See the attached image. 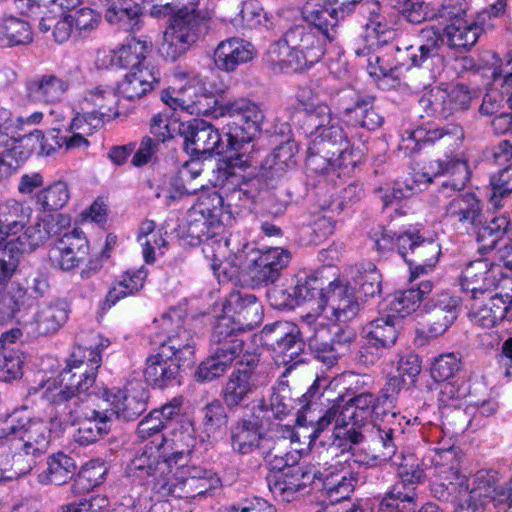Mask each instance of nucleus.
Here are the masks:
<instances>
[{
  "label": "nucleus",
  "mask_w": 512,
  "mask_h": 512,
  "mask_svg": "<svg viewBox=\"0 0 512 512\" xmlns=\"http://www.w3.org/2000/svg\"><path fill=\"white\" fill-rule=\"evenodd\" d=\"M173 85L161 93V100L173 110L190 115L230 117L228 123L227 150L233 155H249L251 142L260 133L264 113L257 104L241 98L218 105L216 96L207 91L202 79L195 73L177 68L173 73Z\"/></svg>",
  "instance_id": "obj_1"
},
{
  "label": "nucleus",
  "mask_w": 512,
  "mask_h": 512,
  "mask_svg": "<svg viewBox=\"0 0 512 512\" xmlns=\"http://www.w3.org/2000/svg\"><path fill=\"white\" fill-rule=\"evenodd\" d=\"M316 392L317 387L312 384L300 399L302 406L298 412L297 424L311 426L314 438H318L324 430L334 424L332 447L342 451H349L353 445L362 442L363 434L360 428L372 419L379 398L371 391L357 393L347 401L343 397H338L322 416L316 418L313 415L317 408L314 401Z\"/></svg>",
  "instance_id": "obj_2"
},
{
  "label": "nucleus",
  "mask_w": 512,
  "mask_h": 512,
  "mask_svg": "<svg viewBox=\"0 0 512 512\" xmlns=\"http://www.w3.org/2000/svg\"><path fill=\"white\" fill-rule=\"evenodd\" d=\"M51 430L26 408L0 416V466L16 474L29 472L35 459L46 453Z\"/></svg>",
  "instance_id": "obj_3"
},
{
  "label": "nucleus",
  "mask_w": 512,
  "mask_h": 512,
  "mask_svg": "<svg viewBox=\"0 0 512 512\" xmlns=\"http://www.w3.org/2000/svg\"><path fill=\"white\" fill-rule=\"evenodd\" d=\"M235 210H227L222 191L203 194L190 212L188 232L191 237L202 243L205 258L210 261V268L219 277V270L226 251L230 248V239L224 236L225 227L232 224Z\"/></svg>",
  "instance_id": "obj_4"
},
{
  "label": "nucleus",
  "mask_w": 512,
  "mask_h": 512,
  "mask_svg": "<svg viewBox=\"0 0 512 512\" xmlns=\"http://www.w3.org/2000/svg\"><path fill=\"white\" fill-rule=\"evenodd\" d=\"M101 364L100 353L93 348L78 346L72 351L67 366L42 386V397L52 404L72 401L75 406L91 397L89 389L95 382Z\"/></svg>",
  "instance_id": "obj_5"
},
{
  "label": "nucleus",
  "mask_w": 512,
  "mask_h": 512,
  "mask_svg": "<svg viewBox=\"0 0 512 512\" xmlns=\"http://www.w3.org/2000/svg\"><path fill=\"white\" fill-rule=\"evenodd\" d=\"M325 42L311 26H294L270 45L266 61L274 72L302 71L328 53Z\"/></svg>",
  "instance_id": "obj_6"
},
{
  "label": "nucleus",
  "mask_w": 512,
  "mask_h": 512,
  "mask_svg": "<svg viewBox=\"0 0 512 512\" xmlns=\"http://www.w3.org/2000/svg\"><path fill=\"white\" fill-rule=\"evenodd\" d=\"M250 156L245 153L230 155L221 161L215 171L213 185L222 191L227 210L245 208L256 198L259 181L247 179L244 168L250 166Z\"/></svg>",
  "instance_id": "obj_7"
},
{
  "label": "nucleus",
  "mask_w": 512,
  "mask_h": 512,
  "mask_svg": "<svg viewBox=\"0 0 512 512\" xmlns=\"http://www.w3.org/2000/svg\"><path fill=\"white\" fill-rule=\"evenodd\" d=\"M451 503L453 512H485L490 503L499 511L512 512V478L499 486L495 471L479 470L473 476L469 492Z\"/></svg>",
  "instance_id": "obj_8"
},
{
  "label": "nucleus",
  "mask_w": 512,
  "mask_h": 512,
  "mask_svg": "<svg viewBox=\"0 0 512 512\" xmlns=\"http://www.w3.org/2000/svg\"><path fill=\"white\" fill-rule=\"evenodd\" d=\"M430 490L436 499L451 502L465 496L472 488L469 478L460 472L455 448L438 449L432 458Z\"/></svg>",
  "instance_id": "obj_9"
},
{
  "label": "nucleus",
  "mask_w": 512,
  "mask_h": 512,
  "mask_svg": "<svg viewBox=\"0 0 512 512\" xmlns=\"http://www.w3.org/2000/svg\"><path fill=\"white\" fill-rule=\"evenodd\" d=\"M219 478L211 470L186 464L172 465V473L167 480L160 479L156 486V494L160 497L173 496L182 499H194L214 489Z\"/></svg>",
  "instance_id": "obj_10"
},
{
  "label": "nucleus",
  "mask_w": 512,
  "mask_h": 512,
  "mask_svg": "<svg viewBox=\"0 0 512 512\" xmlns=\"http://www.w3.org/2000/svg\"><path fill=\"white\" fill-rule=\"evenodd\" d=\"M208 19L207 13L197 8L176 13L164 31L162 53L172 61L185 54L200 37Z\"/></svg>",
  "instance_id": "obj_11"
},
{
  "label": "nucleus",
  "mask_w": 512,
  "mask_h": 512,
  "mask_svg": "<svg viewBox=\"0 0 512 512\" xmlns=\"http://www.w3.org/2000/svg\"><path fill=\"white\" fill-rule=\"evenodd\" d=\"M171 459L169 458L168 440L161 442L151 441L137 450L134 457L126 467L129 477L152 481V490L156 493V486L160 479L167 480L172 473Z\"/></svg>",
  "instance_id": "obj_12"
},
{
  "label": "nucleus",
  "mask_w": 512,
  "mask_h": 512,
  "mask_svg": "<svg viewBox=\"0 0 512 512\" xmlns=\"http://www.w3.org/2000/svg\"><path fill=\"white\" fill-rule=\"evenodd\" d=\"M460 286L463 292L470 294L471 299H480L494 289H512V278L504 272L502 265L477 259L462 271Z\"/></svg>",
  "instance_id": "obj_13"
},
{
  "label": "nucleus",
  "mask_w": 512,
  "mask_h": 512,
  "mask_svg": "<svg viewBox=\"0 0 512 512\" xmlns=\"http://www.w3.org/2000/svg\"><path fill=\"white\" fill-rule=\"evenodd\" d=\"M274 468L277 471L267 477L268 487L274 497L283 502L293 501L321 475V471L311 464L293 465L286 461L284 466L274 464Z\"/></svg>",
  "instance_id": "obj_14"
},
{
  "label": "nucleus",
  "mask_w": 512,
  "mask_h": 512,
  "mask_svg": "<svg viewBox=\"0 0 512 512\" xmlns=\"http://www.w3.org/2000/svg\"><path fill=\"white\" fill-rule=\"evenodd\" d=\"M442 174H450V177L441 183L438 189L439 198H448L452 196L450 192L464 190L470 179L469 168L465 161L455 160L444 164L442 160H437L431 162L428 168L414 169L411 175L413 183L407 184L406 190H422L432 182L433 177Z\"/></svg>",
  "instance_id": "obj_15"
},
{
  "label": "nucleus",
  "mask_w": 512,
  "mask_h": 512,
  "mask_svg": "<svg viewBox=\"0 0 512 512\" xmlns=\"http://www.w3.org/2000/svg\"><path fill=\"white\" fill-rule=\"evenodd\" d=\"M450 192L452 196L443 198V219L460 234H472L481 226L484 219L483 204L481 200L471 192Z\"/></svg>",
  "instance_id": "obj_16"
},
{
  "label": "nucleus",
  "mask_w": 512,
  "mask_h": 512,
  "mask_svg": "<svg viewBox=\"0 0 512 512\" xmlns=\"http://www.w3.org/2000/svg\"><path fill=\"white\" fill-rule=\"evenodd\" d=\"M308 125L310 144L308 153L310 161L312 157L319 156L326 161L327 159H335V154L343 151L348 138L339 124V120L332 116L331 110L325 117H319Z\"/></svg>",
  "instance_id": "obj_17"
},
{
  "label": "nucleus",
  "mask_w": 512,
  "mask_h": 512,
  "mask_svg": "<svg viewBox=\"0 0 512 512\" xmlns=\"http://www.w3.org/2000/svg\"><path fill=\"white\" fill-rule=\"evenodd\" d=\"M11 125L0 123V180L9 178L33 153L37 145L39 131L22 138L9 135Z\"/></svg>",
  "instance_id": "obj_18"
},
{
  "label": "nucleus",
  "mask_w": 512,
  "mask_h": 512,
  "mask_svg": "<svg viewBox=\"0 0 512 512\" xmlns=\"http://www.w3.org/2000/svg\"><path fill=\"white\" fill-rule=\"evenodd\" d=\"M251 323H243L227 314L219 317L214 326L212 351L232 365L244 350L243 332L252 329Z\"/></svg>",
  "instance_id": "obj_19"
},
{
  "label": "nucleus",
  "mask_w": 512,
  "mask_h": 512,
  "mask_svg": "<svg viewBox=\"0 0 512 512\" xmlns=\"http://www.w3.org/2000/svg\"><path fill=\"white\" fill-rule=\"evenodd\" d=\"M151 43L134 37L127 38L117 49H102L97 52L96 64L100 68H137L146 66V55Z\"/></svg>",
  "instance_id": "obj_20"
},
{
  "label": "nucleus",
  "mask_w": 512,
  "mask_h": 512,
  "mask_svg": "<svg viewBox=\"0 0 512 512\" xmlns=\"http://www.w3.org/2000/svg\"><path fill=\"white\" fill-rule=\"evenodd\" d=\"M325 307L321 314L331 321L348 322L358 313L360 305L355 289L349 283L335 279L328 283Z\"/></svg>",
  "instance_id": "obj_21"
},
{
  "label": "nucleus",
  "mask_w": 512,
  "mask_h": 512,
  "mask_svg": "<svg viewBox=\"0 0 512 512\" xmlns=\"http://www.w3.org/2000/svg\"><path fill=\"white\" fill-rule=\"evenodd\" d=\"M180 316L176 311L173 314L162 316V327L168 332L167 340L159 349L185 366L194 362V336L189 330L180 326Z\"/></svg>",
  "instance_id": "obj_22"
},
{
  "label": "nucleus",
  "mask_w": 512,
  "mask_h": 512,
  "mask_svg": "<svg viewBox=\"0 0 512 512\" xmlns=\"http://www.w3.org/2000/svg\"><path fill=\"white\" fill-rule=\"evenodd\" d=\"M88 254V241L77 228L60 233L49 251V259L55 267L69 271L77 267Z\"/></svg>",
  "instance_id": "obj_23"
},
{
  "label": "nucleus",
  "mask_w": 512,
  "mask_h": 512,
  "mask_svg": "<svg viewBox=\"0 0 512 512\" xmlns=\"http://www.w3.org/2000/svg\"><path fill=\"white\" fill-rule=\"evenodd\" d=\"M472 98V92L467 86L456 84L435 87L423 101L433 116L447 118L457 111L468 109Z\"/></svg>",
  "instance_id": "obj_24"
},
{
  "label": "nucleus",
  "mask_w": 512,
  "mask_h": 512,
  "mask_svg": "<svg viewBox=\"0 0 512 512\" xmlns=\"http://www.w3.org/2000/svg\"><path fill=\"white\" fill-rule=\"evenodd\" d=\"M461 299L448 291L436 294L431 300L424 303L427 314V328L431 337L444 334L457 319Z\"/></svg>",
  "instance_id": "obj_25"
},
{
  "label": "nucleus",
  "mask_w": 512,
  "mask_h": 512,
  "mask_svg": "<svg viewBox=\"0 0 512 512\" xmlns=\"http://www.w3.org/2000/svg\"><path fill=\"white\" fill-rule=\"evenodd\" d=\"M178 131L185 139L187 150L196 155L221 153V136L219 131L202 119H192L181 122Z\"/></svg>",
  "instance_id": "obj_26"
},
{
  "label": "nucleus",
  "mask_w": 512,
  "mask_h": 512,
  "mask_svg": "<svg viewBox=\"0 0 512 512\" xmlns=\"http://www.w3.org/2000/svg\"><path fill=\"white\" fill-rule=\"evenodd\" d=\"M329 282L328 278L324 276V270L305 273L304 276L298 277L293 288V296L298 303H311L312 310L315 312L305 316V321L308 324L315 321L316 316L320 315L321 310L325 307Z\"/></svg>",
  "instance_id": "obj_27"
},
{
  "label": "nucleus",
  "mask_w": 512,
  "mask_h": 512,
  "mask_svg": "<svg viewBox=\"0 0 512 512\" xmlns=\"http://www.w3.org/2000/svg\"><path fill=\"white\" fill-rule=\"evenodd\" d=\"M464 139V130L456 124H449L443 128H423L418 127L412 131H406L402 137L401 149L406 151H416L425 144H434L437 141L454 149L460 145Z\"/></svg>",
  "instance_id": "obj_28"
},
{
  "label": "nucleus",
  "mask_w": 512,
  "mask_h": 512,
  "mask_svg": "<svg viewBox=\"0 0 512 512\" xmlns=\"http://www.w3.org/2000/svg\"><path fill=\"white\" fill-rule=\"evenodd\" d=\"M469 317L471 321L482 328H493L508 314L512 306V288L500 291L485 302L472 299Z\"/></svg>",
  "instance_id": "obj_29"
},
{
  "label": "nucleus",
  "mask_w": 512,
  "mask_h": 512,
  "mask_svg": "<svg viewBox=\"0 0 512 512\" xmlns=\"http://www.w3.org/2000/svg\"><path fill=\"white\" fill-rule=\"evenodd\" d=\"M363 335L366 340V346L361 350V361L365 364H373L379 357V354H372L368 357L369 349H380L392 347L398 337V331L395 326V318L392 315L377 318L363 328Z\"/></svg>",
  "instance_id": "obj_30"
},
{
  "label": "nucleus",
  "mask_w": 512,
  "mask_h": 512,
  "mask_svg": "<svg viewBox=\"0 0 512 512\" xmlns=\"http://www.w3.org/2000/svg\"><path fill=\"white\" fill-rule=\"evenodd\" d=\"M443 36L434 28H426L421 31L416 45H410L405 50V59L409 61V67H426L443 62Z\"/></svg>",
  "instance_id": "obj_31"
},
{
  "label": "nucleus",
  "mask_w": 512,
  "mask_h": 512,
  "mask_svg": "<svg viewBox=\"0 0 512 512\" xmlns=\"http://www.w3.org/2000/svg\"><path fill=\"white\" fill-rule=\"evenodd\" d=\"M299 333L297 326L286 321H277L263 329L264 337L283 356L282 361L285 363L295 360L303 350L304 344Z\"/></svg>",
  "instance_id": "obj_32"
},
{
  "label": "nucleus",
  "mask_w": 512,
  "mask_h": 512,
  "mask_svg": "<svg viewBox=\"0 0 512 512\" xmlns=\"http://www.w3.org/2000/svg\"><path fill=\"white\" fill-rule=\"evenodd\" d=\"M290 259V252L280 247L260 252L250 267L252 280L256 284L274 283L279 278L282 270L288 266Z\"/></svg>",
  "instance_id": "obj_33"
},
{
  "label": "nucleus",
  "mask_w": 512,
  "mask_h": 512,
  "mask_svg": "<svg viewBox=\"0 0 512 512\" xmlns=\"http://www.w3.org/2000/svg\"><path fill=\"white\" fill-rule=\"evenodd\" d=\"M255 56L254 46L240 37L221 41L214 51L216 67L224 72H234L240 65L250 62Z\"/></svg>",
  "instance_id": "obj_34"
},
{
  "label": "nucleus",
  "mask_w": 512,
  "mask_h": 512,
  "mask_svg": "<svg viewBox=\"0 0 512 512\" xmlns=\"http://www.w3.org/2000/svg\"><path fill=\"white\" fill-rule=\"evenodd\" d=\"M361 9L363 13L369 14L363 36L365 49H379L394 39L395 31L392 23L381 14V7L378 2L366 1L362 4Z\"/></svg>",
  "instance_id": "obj_35"
},
{
  "label": "nucleus",
  "mask_w": 512,
  "mask_h": 512,
  "mask_svg": "<svg viewBox=\"0 0 512 512\" xmlns=\"http://www.w3.org/2000/svg\"><path fill=\"white\" fill-rule=\"evenodd\" d=\"M103 396L110 405L111 413L124 421L136 420L147 409L143 390L111 389L105 390Z\"/></svg>",
  "instance_id": "obj_36"
},
{
  "label": "nucleus",
  "mask_w": 512,
  "mask_h": 512,
  "mask_svg": "<svg viewBox=\"0 0 512 512\" xmlns=\"http://www.w3.org/2000/svg\"><path fill=\"white\" fill-rule=\"evenodd\" d=\"M70 89V81L53 73L40 75L26 85L27 96L39 103L61 102Z\"/></svg>",
  "instance_id": "obj_37"
},
{
  "label": "nucleus",
  "mask_w": 512,
  "mask_h": 512,
  "mask_svg": "<svg viewBox=\"0 0 512 512\" xmlns=\"http://www.w3.org/2000/svg\"><path fill=\"white\" fill-rule=\"evenodd\" d=\"M165 351L167 350L162 351L158 348L155 353L150 354L146 359L143 371L145 380L159 388H163L171 381L176 380L180 369L185 366L170 357Z\"/></svg>",
  "instance_id": "obj_38"
},
{
  "label": "nucleus",
  "mask_w": 512,
  "mask_h": 512,
  "mask_svg": "<svg viewBox=\"0 0 512 512\" xmlns=\"http://www.w3.org/2000/svg\"><path fill=\"white\" fill-rule=\"evenodd\" d=\"M160 73L151 66L130 70L118 85V93L123 98L133 101L145 96L158 84Z\"/></svg>",
  "instance_id": "obj_39"
},
{
  "label": "nucleus",
  "mask_w": 512,
  "mask_h": 512,
  "mask_svg": "<svg viewBox=\"0 0 512 512\" xmlns=\"http://www.w3.org/2000/svg\"><path fill=\"white\" fill-rule=\"evenodd\" d=\"M259 387V376L251 371L234 370L225 386L221 396L228 408H235L241 405Z\"/></svg>",
  "instance_id": "obj_40"
},
{
  "label": "nucleus",
  "mask_w": 512,
  "mask_h": 512,
  "mask_svg": "<svg viewBox=\"0 0 512 512\" xmlns=\"http://www.w3.org/2000/svg\"><path fill=\"white\" fill-rule=\"evenodd\" d=\"M265 427L259 419L243 418L238 420L231 428V446L234 452L242 455L253 453L261 447Z\"/></svg>",
  "instance_id": "obj_41"
},
{
  "label": "nucleus",
  "mask_w": 512,
  "mask_h": 512,
  "mask_svg": "<svg viewBox=\"0 0 512 512\" xmlns=\"http://www.w3.org/2000/svg\"><path fill=\"white\" fill-rule=\"evenodd\" d=\"M83 109H91L103 120L110 121L121 115L119 95L108 86H97L85 93Z\"/></svg>",
  "instance_id": "obj_42"
},
{
  "label": "nucleus",
  "mask_w": 512,
  "mask_h": 512,
  "mask_svg": "<svg viewBox=\"0 0 512 512\" xmlns=\"http://www.w3.org/2000/svg\"><path fill=\"white\" fill-rule=\"evenodd\" d=\"M68 314L67 305L63 301L44 304L39 307L30 324L32 332L43 336L54 334L66 323Z\"/></svg>",
  "instance_id": "obj_43"
},
{
  "label": "nucleus",
  "mask_w": 512,
  "mask_h": 512,
  "mask_svg": "<svg viewBox=\"0 0 512 512\" xmlns=\"http://www.w3.org/2000/svg\"><path fill=\"white\" fill-rule=\"evenodd\" d=\"M433 289V283L425 280L419 283L417 288H410L404 291L395 293L389 301V312L394 318H404L419 307L424 297L428 295Z\"/></svg>",
  "instance_id": "obj_44"
},
{
  "label": "nucleus",
  "mask_w": 512,
  "mask_h": 512,
  "mask_svg": "<svg viewBox=\"0 0 512 512\" xmlns=\"http://www.w3.org/2000/svg\"><path fill=\"white\" fill-rule=\"evenodd\" d=\"M111 426V418L107 411L92 410L80 423L74 440L83 446L94 444L110 432Z\"/></svg>",
  "instance_id": "obj_45"
},
{
  "label": "nucleus",
  "mask_w": 512,
  "mask_h": 512,
  "mask_svg": "<svg viewBox=\"0 0 512 512\" xmlns=\"http://www.w3.org/2000/svg\"><path fill=\"white\" fill-rule=\"evenodd\" d=\"M31 213L29 206L14 199L0 204V241L20 232L29 221Z\"/></svg>",
  "instance_id": "obj_46"
},
{
  "label": "nucleus",
  "mask_w": 512,
  "mask_h": 512,
  "mask_svg": "<svg viewBox=\"0 0 512 512\" xmlns=\"http://www.w3.org/2000/svg\"><path fill=\"white\" fill-rule=\"evenodd\" d=\"M440 253V245L436 241L421 238L406 261L411 270L410 280L431 272L438 262Z\"/></svg>",
  "instance_id": "obj_47"
},
{
  "label": "nucleus",
  "mask_w": 512,
  "mask_h": 512,
  "mask_svg": "<svg viewBox=\"0 0 512 512\" xmlns=\"http://www.w3.org/2000/svg\"><path fill=\"white\" fill-rule=\"evenodd\" d=\"M474 233H477L478 250L488 253L496 248L505 234L512 237V222L506 214L495 216L489 222H483Z\"/></svg>",
  "instance_id": "obj_48"
},
{
  "label": "nucleus",
  "mask_w": 512,
  "mask_h": 512,
  "mask_svg": "<svg viewBox=\"0 0 512 512\" xmlns=\"http://www.w3.org/2000/svg\"><path fill=\"white\" fill-rule=\"evenodd\" d=\"M481 31L482 28L475 21L458 19L446 25L444 36L449 47L466 51L476 44Z\"/></svg>",
  "instance_id": "obj_49"
},
{
  "label": "nucleus",
  "mask_w": 512,
  "mask_h": 512,
  "mask_svg": "<svg viewBox=\"0 0 512 512\" xmlns=\"http://www.w3.org/2000/svg\"><path fill=\"white\" fill-rule=\"evenodd\" d=\"M75 472L76 464L73 458L59 452L47 459V469L38 475V480L42 484L62 485L72 479Z\"/></svg>",
  "instance_id": "obj_50"
},
{
  "label": "nucleus",
  "mask_w": 512,
  "mask_h": 512,
  "mask_svg": "<svg viewBox=\"0 0 512 512\" xmlns=\"http://www.w3.org/2000/svg\"><path fill=\"white\" fill-rule=\"evenodd\" d=\"M317 480L322 481L323 488L331 501L338 502L347 499L353 492L356 479L347 470L321 472Z\"/></svg>",
  "instance_id": "obj_51"
},
{
  "label": "nucleus",
  "mask_w": 512,
  "mask_h": 512,
  "mask_svg": "<svg viewBox=\"0 0 512 512\" xmlns=\"http://www.w3.org/2000/svg\"><path fill=\"white\" fill-rule=\"evenodd\" d=\"M146 276L143 268L126 271L119 276L106 295L108 306L111 307L121 299L137 293L143 287Z\"/></svg>",
  "instance_id": "obj_52"
},
{
  "label": "nucleus",
  "mask_w": 512,
  "mask_h": 512,
  "mask_svg": "<svg viewBox=\"0 0 512 512\" xmlns=\"http://www.w3.org/2000/svg\"><path fill=\"white\" fill-rule=\"evenodd\" d=\"M31 26L25 20L6 16L0 21V46L13 47L32 42Z\"/></svg>",
  "instance_id": "obj_53"
},
{
  "label": "nucleus",
  "mask_w": 512,
  "mask_h": 512,
  "mask_svg": "<svg viewBox=\"0 0 512 512\" xmlns=\"http://www.w3.org/2000/svg\"><path fill=\"white\" fill-rule=\"evenodd\" d=\"M307 20L311 27L330 43V46H334L333 42L337 39V25L342 18L336 12H333L328 4L324 2L323 5H319L309 12Z\"/></svg>",
  "instance_id": "obj_54"
},
{
  "label": "nucleus",
  "mask_w": 512,
  "mask_h": 512,
  "mask_svg": "<svg viewBox=\"0 0 512 512\" xmlns=\"http://www.w3.org/2000/svg\"><path fill=\"white\" fill-rule=\"evenodd\" d=\"M140 7L132 0H119L110 5L105 18L111 24H122L129 30H139Z\"/></svg>",
  "instance_id": "obj_55"
},
{
  "label": "nucleus",
  "mask_w": 512,
  "mask_h": 512,
  "mask_svg": "<svg viewBox=\"0 0 512 512\" xmlns=\"http://www.w3.org/2000/svg\"><path fill=\"white\" fill-rule=\"evenodd\" d=\"M252 418L259 419L260 423L269 426L273 420H280L289 412V405L279 393H273L269 402L259 400L253 405Z\"/></svg>",
  "instance_id": "obj_56"
},
{
  "label": "nucleus",
  "mask_w": 512,
  "mask_h": 512,
  "mask_svg": "<svg viewBox=\"0 0 512 512\" xmlns=\"http://www.w3.org/2000/svg\"><path fill=\"white\" fill-rule=\"evenodd\" d=\"M489 203L494 209L504 206V199L512 193V162L490 177Z\"/></svg>",
  "instance_id": "obj_57"
},
{
  "label": "nucleus",
  "mask_w": 512,
  "mask_h": 512,
  "mask_svg": "<svg viewBox=\"0 0 512 512\" xmlns=\"http://www.w3.org/2000/svg\"><path fill=\"white\" fill-rule=\"evenodd\" d=\"M355 284L365 297L374 296L381 291V275L376 266L369 262L361 264L351 271Z\"/></svg>",
  "instance_id": "obj_58"
},
{
  "label": "nucleus",
  "mask_w": 512,
  "mask_h": 512,
  "mask_svg": "<svg viewBox=\"0 0 512 512\" xmlns=\"http://www.w3.org/2000/svg\"><path fill=\"white\" fill-rule=\"evenodd\" d=\"M69 197L67 184L56 181L36 194V203L43 211H54L65 206Z\"/></svg>",
  "instance_id": "obj_59"
},
{
  "label": "nucleus",
  "mask_w": 512,
  "mask_h": 512,
  "mask_svg": "<svg viewBox=\"0 0 512 512\" xmlns=\"http://www.w3.org/2000/svg\"><path fill=\"white\" fill-rule=\"evenodd\" d=\"M74 29V37L86 38L93 33L101 22V15L95 10L83 7L68 12Z\"/></svg>",
  "instance_id": "obj_60"
},
{
  "label": "nucleus",
  "mask_w": 512,
  "mask_h": 512,
  "mask_svg": "<svg viewBox=\"0 0 512 512\" xmlns=\"http://www.w3.org/2000/svg\"><path fill=\"white\" fill-rule=\"evenodd\" d=\"M380 512H415V493H403L398 486H395L380 501Z\"/></svg>",
  "instance_id": "obj_61"
},
{
  "label": "nucleus",
  "mask_w": 512,
  "mask_h": 512,
  "mask_svg": "<svg viewBox=\"0 0 512 512\" xmlns=\"http://www.w3.org/2000/svg\"><path fill=\"white\" fill-rule=\"evenodd\" d=\"M329 332L322 328L316 331L309 338V345L318 355V358L322 359L325 363L332 365L334 364L339 356V347L343 345L340 340H332L328 342L326 338L329 337Z\"/></svg>",
  "instance_id": "obj_62"
},
{
  "label": "nucleus",
  "mask_w": 512,
  "mask_h": 512,
  "mask_svg": "<svg viewBox=\"0 0 512 512\" xmlns=\"http://www.w3.org/2000/svg\"><path fill=\"white\" fill-rule=\"evenodd\" d=\"M401 433V427H392L387 425L378 426V438L374 441V450L377 454L374 455V458L379 459L380 461L392 460L397 450L395 444L396 434Z\"/></svg>",
  "instance_id": "obj_63"
},
{
  "label": "nucleus",
  "mask_w": 512,
  "mask_h": 512,
  "mask_svg": "<svg viewBox=\"0 0 512 512\" xmlns=\"http://www.w3.org/2000/svg\"><path fill=\"white\" fill-rule=\"evenodd\" d=\"M296 99L300 108L306 113V124L319 117H325L331 110L328 105L319 101L313 90L308 87H300L296 92Z\"/></svg>",
  "instance_id": "obj_64"
}]
</instances>
